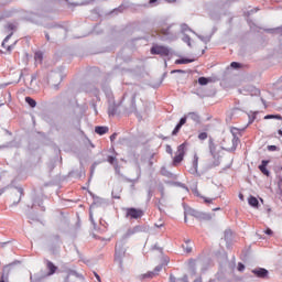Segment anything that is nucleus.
Instances as JSON below:
<instances>
[{"label":"nucleus","mask_w":282,"mask_h":282,"mask_svg":"<svg viewBox=\"0 0 282 282\" xmlns=\"http://www.w3.org/2000/svg\"><path fill=\"white\" fill-rule=\"evenodd\" d=\"M115 261L123 268L124 264L131 263L133 258H131V253L127 252V246L124 242H119L115 247Z\"/></svg>","instance_id":"nucleus-1"},{"label":"nucleus","mask_w":282,"mask_h":282,"mask_svg":"<svg viewBox=\"0 0 282 282\" xmlns=\"http://www.w3.org/2000/svg\"><path fill=\"white\" fill-rule=\"evenodd\" d=\"M14 31H17V24L14 22H8L4 25V32L8 35L6 36V39L2 42V47H4V50H7L8 54H10V52H12V50L14 48V45H6L10 41V39H12Z\"/></svg>","instance_id":"nucleus-2"},{"label":"nucleus","mask_w":282,"mask_h":282,"mask_svg":"<svg viewBox=\"0 0 282 282\" xmlns=\"http://www.w3.org/2000/svg\"><path fill=\"white\" fill-rule=\"evenodd\" d=\"M186 147L187 143L184 142L177 147L176 153L173 158V166H178V164H182L184 162V155H186Z\"/></svg>","instance_id":"nucleus-3"},{"label":"nucleus","mask_w":282,"mask_h":282,"mask_svg":"<svg viewBox=\"0 0 282 282\" xmlns=\"http://www.w3.org/2000/svg\"><path fill=\"white\" fill-rule=\"evenodd\" d=\"M126 217L127 219H142L144 217V210L134 207L127 208Z\"/></svg>","instance_id":"nucleus-4"},{"label":"nucleus","mask_w":282,"mask_h":282,"mask_svg":"<svg viewBox=\"0 0 282 282\" xmlns=\"http://www.w3.org/2000/svg\"><path fill=\"white\" fill-rule=\"evenodd\" d=\"M150 52H151V54H155L159 56H169V54H171V50H169V47L162 46V45L152 46Z\"/></svg>","instance_id":"nucleus-5"},{"label":"nucleus","mask_w":282,"mask_h":282,"mask_svg":"<svg viewBox=\"0 0 282 282\" xmlns=\"http://www.w3.org/2000/svg\"><path fill=\"white\" fill-rule=\"evenodd\" d=\"M198 166H199V156L197 154H194L189 173H192V175H195V173H197Z\"/></svg>","instance_id":"nucleus-6"},{"label":"nucleus","mask_w":282,"mask_h":282,"mask_svg":"<svg viewBox=\"0 0 282 282\" xmlns=\"http://www.w3.org/2000/svg\"><path fill=\"white\" fill-rule=\"evenodd\" d=\"M252 274H254V276H258V279H265L268 276V270L263 268L253 269Z\"/></svg>","instance_id":"nucleus-7"},{"label":"nucleus","mask_w":282,"mask_h":282,"mask_svg":"<svg viewBox=\"0 0 282 282\" xmlns=\"http://www.w3.org/2000/svg\"><path fill=\"white\" fill-rule=\"evenodd\" d=\"M268 164H270V161L263 160L259 165V171H261V173L267 177H270V171H268Z\"/></svg>","instance_id":"nucleus-8"},{"label":"nucleus","mask_w":282,"mask_h":282,"mask_svg":"<svg viewBox=\"0 0 282 282\" xmlns=\"http://www.w3.org/2000/svg\"><path fill=\"white\" fill-rule=\"evenodd\" d=\"M230 133L234 135V139H232L234 149H237V145L239 144V137L237 135L239 133V129L232 127L230 129Z\"/></svg>","instance_id":"nucleus-9"},{"label":"nucleus","mask_w":282,"mask_h":282,"mask_svg":"<svg viewBox=\"0 0 282 282\" xmlns=\"http://www.w3.org/2000/svg\"><path fill=\"white\" fill-rule=\"evenodd\" d=\"M46 268L48 270V276H52V274H55L56 270H58V267H56L55 263L50 260L46 261Z\"/></svg>","instance_id":"nucleus-10"},{"label":"nucleus","mask_w":282,"mask_h":282,"mask_svg":"<svg viewBox=\"0 0 282 282\" xmlns=\"http://www.w3.org/2000/svg\"><path fill=\"white\" fill-rule=\"evenodd\" d=\"M184 124H186V117L181 118L180 122L172 131V135H177V133H180V130L182 129V127H184Z\"/></svg>","instance_id":"nucleus-11"},{"label":"nucleus","mask_w":282,"mask_h":282,"mask_svg":"<svg viewBox=\"0 0 282 282\" xmlns=\"http://www.w3.org/2000/svg\"><path fill=\"white\" fill-rule=\"evenodd\" d=\"M95 133L98 135H105V133H109V128L105 126L95 127Z\"/></svg>","instance_id":"nucleus-12"},{"label":"nucleus","mask_w":282,"mask_h":282,"mask_svg":"<svg viewBox=\"0 0 282 282\" xmlns=\"http://www.w3.org/2000/svg\"><path fill=\"white\" fill-rule=\"evenodd\" d=\"M159 34H161L162 36H171V34H173L171 32V26L169 25H163L160 30H159Z\"/></svg>","instance_id":"nucleus-13"},{"label":"nucleus","mask_w":282,"mask_h":282,"mask_svg":"<svg viewBox=\"0 0 282 282\" xmlns=\"http://www.w3.org/2000/svg\"><path fill=\"white\" fill-rule=\"evenodd\" d=\"M249 206H252L253 208H257L259 206V199L254 196H250L248 198Z\"/></svg>","instance_id":"nucleus-14"},{"label":"nucleus","mask_w":282,"mask_h":282,"mask_svg":"<svg viewBox=\"0 0 282 282\" xmlns=\"http://www.w3.org/2000/svg\"><path fill=\"white\" fill-rule=\"evenodd\" d=\"M188 63H193V59L181 58V59H176V61H175V64H176V65H188Z\"/></svg>","instance_id":"nucleus-15"},{"label":"nucleus","mask_w":282,"mask_h":282,"mask_svg":"<svg viewBox=\"0 0 282 282\" xmlns=\"http://www.w3.org/2000/svg\"><path fill=\"white\" fill-rule=\"evenodd\" d=\"M264 120H282L281 115H267L264 116Z\"/></svg>","instance_id":"nucleus-16"},{"label":"nucleus","mask_w":282,"mask_h":282,"mask_svg":"<svg viewBox=\"0 0 282 282\" xmlns=\"http://www.w3.org/2000/svg\"><path fill=\"white\" fill-rule=\"evenodd\" d=\"M187 117L191 118V120H194V122H199V115L197 112H189L187 113Z\"/></svg>","instance_id":"nucleus-17"},{"label":"nucleus","mask_w":282,"mask_h":282,"mask_svg":"<svg viewBox=\"0 0 282 282\" xmlns=\"http://www.w3.org/2000/svg\"><path fill=\"white\" fill-rule=\"evenodd\" d=\"M25 102H28L29 106L32 107V109H34V107H36V100H34L32 97H25Z\"/></svg>","instance_id":"nucleus-18"},{"label":"nucleus","mask_w":282,"mask_h":282,"mask_svg":"<svg viewBox=\"0 0 282 282\" xmlns=\"http://www.w3.org/2000/svg\"><path fill=\"white\" fill-rule=\"evenodd\" d=\"M210 83V79L209 78H206V77H199L198 78V85H208Z\"/></svg>","instance_id":"nucleus-19"},{"label":"nucleus","mask_w":282,"mask_h":282,"mask_svg":"<svg viewBox=\"0 0 282 282\" xmlns=\"http://www.w3.org/2000/svg\"><path fill=\"white\" fill-rule=\"evenodd\" d=\"M117 111H118V108H116V105L109 106L108 108L109 116H116Z\"/></svg>","instance_id":"nucleus-20"},{"label":"nucleus","mask_w":282,"mask_h":282,"mask_svg":"<svg viewBox=\"0 0 282 282\" xmlns=\"http://www.w3.org/2000/svg\"><path fill=\"white\" fill-rule=\"evenodd\" d=\"M208 139V133L207 132H200L198 134V140H207Z\"/></svg>","instance_id":"nucleus-21"},{"label":"nucleus","mask_w":282,"mask_h":282,"mask_svg":"<svg viewBox=\"0 0 282 282\" xmlns=\"http://www.w3.org/2000/svg\"><path fill=\"white\" fill-rule=\"evenodd\" d=\"M35 61H43V53L41 52L35 53Z\"/></svg>","instance_id":"nucleus-22"},{"label":"nucleus","mask_w":282,"mask_h":282,"mask_svg":"<svg viewBox=\"0 0 282 282\" xmlns=\"http://www.w3.org/2000/svg\"><path fill=\"white\" fill-rule=\"evenodd\" d=\"M230 67H232L234 69H239V67H241V64L237 63V62H232L230 64Z\"/></svg>","instance_id":"nucleus-23"},{"label":"nucleus","mask_w":282,"mask_h":282,"mask_svg":"<svg viewBox=\"0 0 282 282\" xmlns=\"http://www.w3.org/2000/svg\"><path fill=\"white\" fill-rule=\"evenodd\" d=\"M143 276H144V279H153V276H155V273L149 272V273H145Z\"/></svg>","instance_id":"nucleus-24"},{"label":"nucleus","mask_w":282,"mask_h":282,"mask_svg":"<svg viewBox=\"0 0 282 282\" xmlns=\"http://www.w3.org/2000/svg\"><path fill=\"white\" fill-rule=\"evenodd\" d=\"M243 270H246V265H243V263L239 262L238 263V271L243 272Z\"/></svg>","instance_id":"nucleus-25"},{"label":"nucleus","mask_w":282,"mask_h":282,"mask_svg":"<svg viewBox=\"0 0 282 282\" xmlns=\"http://www.w3.org/2000/svg\"><path fill=\"white\" fill-rule=\"evenodd\" d=\"M165 151H166V153H169L170 155H173V148H171V145H166Z\"/></svg>","instance_id":"nucleus-26"},{"label":"nucleus","mask_w":282,"mask_h":282,"mask_svg":"<svg viewBox=\"0 0 282 282\" xmlns=\"http://www.w3.org/2000/svg\"><path fill=\"white\" fill-rule=\"evenodd\" d=\"M108 162H109V164H115L116 163V158L115 156H108Z\"/></svg>","instance_id":"nucleus-27"},{"label":"nucleus","mask_w":282,"mask_h":282,"mask_svg":"<svg viewBox=\"0 0 282 282\" xmlns=\"http://www.w3.org/2000/svg\"><path fill=\"white\" fill-rule=\"evenodd\" d=\"M205 204H213V198L203 197Z\"/></svg>","instance_id":"nucleus-28"},{"label":"nucleus","mask_w":282,"mask_h":282,"mask_svg":"<svg viewBox=\"0 0 282 282\" xmlns=\"http://www.w3.org/2000/svg\"><path fill=\"white\" fill-rule=\"evenodd\" d=\"M116 138H118V133H112L110 135V142H113V140H116Z\"/></svg>","instance_id":"nucleus-29"},{"label":"nucleus","mask_w":282,"mask_h":282,"mask_svg":"<svg viewBox=\"0 0 282 282\" xmlns=\"http://www.w3.org/2000/svg\"><path fill=\"white\" fill-rule=\"evenodd\" d=\"M182 30L184 32H186V31L191 30V28H188V25H186V24H182Z\"/></svg>","instance_id":"nucleus-30"},{"label":"nucleus","mask_w":282,"mask_h":282,"mask_svg":"<svg viewBox=\"0 0 282 282\" xmlns=\"http://www.w3.org/2000/svg\"><path fill=\"white\" fill-rule=\"evenodd\" d=\"M268 151H276V145H269Z\"/></svg>","instance_id":"nucleus-31"},{"label":"nucleus","mask_w":282,"mask_h":282,"mask_svg":"<svg viewBox=\"0 0 282 282\" xmlns=\"http://www.w3.org/2000/svg\"><path fill=\"white\" fill-rule=\"evenodd\" d=\"M184 41H185V43H187V45H191V37L189 36H185Z\"/></svg>","instance_id":"nucleus-32"},{"label":"nucleus","mask_w":282,"mask_h":282,"mask_svg":"<svg viewBox=\"0 0 282 282\" xmlns=\"http://www.w3.org/2000/svg\"><path fill=\"white\" fill-rule=\"evenodd\" d=\"M172 74H184V70H181V69L173 70Z\"/></svg>","instance_id":"nucleus-33"},{"label":"nucleus","mask_w":282,"mask_h":282,"mask_svg":"<svg viewBox=\"0 0 282 282\" xmlns=\"http://www.w3.org/2000/svg\"><path fill=\"white\" fill-rule=\"evenodd\" d=\"M209 149H210V152L213 153V151H215V144H214V143H210V144H209Z\"/></svg>","instance_id":"nucleus-34"},{"label":"nucleus","mask_w":282,"mask_h":282,"mask_svg":"<svg viewBox=\"0 0 282 282\" xmlns=\"http://www.w3.org/2000/svg\"><path fill=\"white\" fill-rule=\"evenodd\" d=\"M163 226H164V223L155 224V227H156V228H163Z\"/></svg>","instance_id":"nucleus-35"},{"label":"nucleus","mask_w":282,"mask_h":282,"mask_svg":"<svg viewBox=\"0 0 282 282\" xmlns=\"http://www.w3.org/2000/svg\"><path fill=\"white\" fill-rule=\"evenodd\" d=\"M265 235H272V229L268 228V229L265 230Z\"/></svg>","instance_id":"nucleus-36"},{"label":"nucleus","mask_w":282,"mask_h":282,"mask_svg":"<svg viewBox=\"0 0 282 282\" xmlns=\"http://www.w3.org/2000/svg\"><path fill=\"white\" fill-rule=\"evenodd\" d=\"M95 278L97 279L98 282H101L100 275H98V273H96V272H95Z\"/></svg>","instance_id":"nucleus-37"},{"label":"nucleus","mask_w":282,"mask_h":282,"mask_svg":"<svg viewBox=\"0 0 282 282\" xmlns=\"http://www.w3.org/2000/svg\"><path fill=\"white\" fill-rule=\"evenodd\" d=\"M0 282H6V275H1Z\"/></svg>","instance_id":"nucleus-38"},{"label":"nucleus","mask_w":282,"mask_h":282,"mask_svg":"<svg viewBox=\"0 0 282 282\" xmlns=\"http://www.w3.org/2000/svg\"><path fill=\"white\" fill-rule=\"evenodd\" d=\"M167 3H175L177 0H165Z\"/></svg>","instance_id":"nucleus-39"},{"label":"nucleus","mask_w":282,"mask_h":282,"mask_svg":"<svg viewBox=\"0 0 282 282\" xmlns=\"http://www.w3.org/2000/svg\"><path fill=\"white\" fill-rule=\"evenodd\" d=\"M170 280H171L172 282H175V276L171 275V276H170Z\"/></svg>","instance_id":"nucleus-40"},{"label":"nucleus","mask_w":282,"mask_h":282,"mask_svg":"<svg viewBox=\"0 0 282 282\" xmlns=\"http://www.w3.org/2000/svg\"><path fill=\"white\" fill-rule=\"evenodd\" d=\"M158 0H150L149 3L152 4V3H156Z\"/></svg>","instance_id":"nucleus-41"},{"label":"nucleus","mask_w":282,"mask_h":282,"mask_svg":"<svg viewBox=\"0 0 282 282\" xmlns=\"http://www.w3.org/2000/svg\"><path fill=\"white\" fill-rule=\"evenodd\" d=\"M160 270H162V268H160V267L155 268V272H160Z\"/></svg>","instance_id":"nucleus-42"},{"label":"nucleus","mask_w":282,"mask_h":282,"mask_svg":"<svg viewBox=\"0 0 282 282\" xmlns=\"http://www.w3.org/2000/svg\"><path fill=\"white\" fill-rule=\"evenodd\" d=\"M278 133H279V135H282V130H279Z\"/></svg>","instance_id":"nucleus-43"},{"label":"nucleus","mask_w":282,"mask_h":282,"mask_svg":"<svg viewBox=\"0 0 282 282\" xmlns=\"http://www.w3.org/2000/svg\"><path fill=\"white\" fill-rule=\"evenodd\" d=\"M46 39H47V41H50V35L48 34H46Z\"/></svg>","instance_id":"nucleus-44"},{"label":"nucleus","mask_w":282,"mask_h":282,"mask_svg":"<svg viewBox=\"0 0 282 282\" xmlns=\"http://www.w3.org/2000/svg\"><path fill=\"white\" fill-rule=\"evenodd\" d=\"M150 166H153V162L152 161H150Z\"/></svg>","instance_id":"nucleus-45"},{"label":"nucleus","mask_w":282,"mask_h":282,"mask_svg":"<svg viewBox=\"0 0 282 282\" xmlns=\"http://www.w3.org/2000/svg\"><path fill=\"white\" fill-rule=\"evenodd\" d=\"M240 199H243V195L240 194Z\"/></svg>","instance_id":"nucleus-46"},{"label":"nucleus","mask_w":282,"mask_h":282,"mask_svg":"<svg viewBox=\"0 0 282 282\" xmlns=\"http://www.w3.org/2000/svg\"><path fill=\"white\" fill-rule=\"evenodd\" d=\"M116 197V199H120V196H115Z\"/></svg>","instance_id":"nucleus-47"},{"label":"nucleus","mask_w":282,"mask_h":282,"mask_svg":"<svg viewBox=\"0 0 282 282\" xmlns=\"http://www.w3.org/2000/svg\"><path fill=\"white\" fill-rule=\"evenodd\" d=\"M35 77H32V80H34Z\"/></svg>","instance_id":"nucleus-48"}]
</instances>
